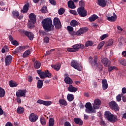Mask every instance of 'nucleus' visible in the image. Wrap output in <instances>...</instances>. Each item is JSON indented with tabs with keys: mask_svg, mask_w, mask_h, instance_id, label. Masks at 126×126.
Masks as SVG:
<instances>
[{
	"mask_svg": "<svg viewBox=\"0 0 126 126\" xmlns=\"http://www.w3.org/2000/svg\"><path fill=\"white\" fill-rule=\"evenodd\" d=\"M123 94H119L116 96V100L118 102H121V101L122 100V96H123Z\"/></svg>",
	"mask_w": 126,
	"mask_h": 126,
	"instance_id": "43",
	"label": "nucleus"
},
{
	"mask_svg": "<svg viewBox=\"0 0 126 126\" xmlns=\"http://www.w3.org/2000/svg\"><path fill=\"white\" fill-rule=\"evenodd\" d=\"M11 43L14 46H18V42L16 40H13Z\"/></svg>",
	"mask_w": 126,
	"mask_h": 126,
	"instance_id": "57",
	"label": "nucleus"
},
{
	"mask_svg": "<svg viewBox=\"0 0 126 126\" xmlns=\"http://www.w3.org/2000/svg\"><path fill=\"white\" fill-rule=\"evenodd\" d=\"M25 34L26 36H27L28 37L31 41H32V40H33V38H34V34H33L32 32H25Z\"/></svg>",
	"mask_w": 126,
	"mask_h": 126,
	"instance_id": "23",
	"label": "nucleus"
},
{
	"mask_svg": "<svg viewBox=\"0 0 126 126\" xmlns=\"http://www.w3.org/2000/svg\"><path fill=\"white\" fill-rule=\"evenodd\" d=\"M98 4L102 7H105L107 5V3L105 0H97Z\"/></svg>",
	"mask_w": 126,
	"mask_h": 126,
	"instance_id": "24",
	"label": "nucleus"
},
{
	"mask_svg": "<svg viewBox=\"0 0 126 126\" xmlns=\"http://www.w3.org/2000/svg\"><path fill=\"white\" fill-rule=\"evenodd\" d=\"M39 35H40V36H46V35H47V32L41 31L39 32Z\"/></svg>",
	"mask_w": 126,
	"mask_h": 126,
	"instance_id": "55",
	"label": "nucleus"
},
{
	"mask_svg": "<svg viewBox=\"0 0 126 126\" xmlns=\"http://www.w3.org/2000/svg\"><path fill=\"white\" fill-rule=\"evenodd\" d=\"M104 45H105V42L101 41L97 46V48L98 50H100L101 48H102Z\"/></svg>",
	"mask_w": 126,
	"mask_h": 126,
	"instance_id": "45",
	"label": "nucleus"
},
{
	"mask_svg": "<svg viewBox=\"0 0 126 126\" xmlns=\"http://www.w3.org/2000/svg\"><path fill=\"white\" fill-rule=\"evenodd\" d=\"M26 47L25 46H20L18 47L17 49H18V51H19V53H20V52H23L24 50H25V48Z\"/></svg>",
	"mask_w": 126,
	"mask_h": 126,
	"instance_id": "46",
	"label": "nucleus"
},
{
	"mask_svg": "<svg viewBox=\"0 0 126 126\" xmlns=\"http://www.w3.org/2000/svg\"><path fill=\"white\" fill-rule=\"evenodd\" d=\"M35 23H36V22H33L31 21H29L28 24L29 28H30V29H31L33 27V26H34V24H35Z\"/></svg>",
	"mask_w": 126,
	"mask_h": 126,
	"instance_id": "38",
	"label": "nucleus"
},
{
	"mask_svg": "<svg viewBox=\"0 0 126 126\" xmlns=\"http://www.w3.org/2000/svg\"><path fill=\"white\" fill-rule=\"evenodd\" d=\"M34 67L36 69H38V68H40L41 67V63L40 61H35L34 63Z\"/></svg>",
	"mask_w": 126,
	"mask_h": 126,
	"instance_id": "32",
	"label": "nucleus"
},
{
	"mask_svg": "<svg viewBox=\"0 0 126 126\" xmlns=\"http://www.w3.org/2000/svg\"><path fill=\"white\" fill-rule=\"evenodd\" d=\"M51 66L52 68H54L55 70H57V71L60 70V68H61V65H60L59 64L52 65Z\"/></svg>",
	"mask_w": 126,
	"mask_h": 126,
	"instance_id": "35",
	"label": "nucleus"
},
{
	"mask_svg": "<svg viewBox=\"0 0 126 126\" xmlns=\"http://www.w3.org/2000/svg\"><path fill=\"white\" fill-rule=\"evenodd\" d=\"M17 113L20 115L23 114L24 113V108L19 106L17 109Z\"/></svg>",
	"mask_w": 126,
	"mask_h": 126,
	"instance_id": "29",
	"label": "nucleus"
},
{
	"mask_svg": "<svg viewBox=\"0 0 126 126\" xmlns=\"http://www.w3.org/2000/svg\"><path fill=\"white\" fill-rule=\"evenodd\" d=\"M70 25H71V26H72L73 27H75V26H77V25H79V23H78L75 20H72L70 22Z\"/></svg>",
	"mask_w": 126,
	"mask_h": 126,
	"instance_id": "30",
	"label": "nucleus"
},
{
	"mask_svg": "<svg viewBox=\"0 0 126 126\" xmlns=\"http://www.w3.org/2000/svg\"><path fill=\"white\" fill-rule=\"evenodd\" d=\"M39 77L41 78V79H44V78H46V77H48V78H51L52 77V74L50 73L49 70H46L45 72H42L39 75Z\"/></svg>",
	"mask_w": 126,
	"mask_h": 126,
	"instance_id": "8",
	"label": "nucleus"
},
{
	"mask_svg": "<svg viewBox=\"0 0 126 126\" xmlns=\"http://www.w3.org/2000/svg\"><path fill=\"white\" fill-rule=\"evenodd\" d=\"M101 102L100 99L97 98L94 100V103L93 104V107L95 109H98L100 108Z\"/></svg>",
	"mask_w": 126,
	"mask_h": 126,
	"instance_id": "9",
	"label": "nucleus"
},
{
	"mask_svg": "<svg viewBox=\"0 0 126 126\" xmlns=\"http://www.w3.org/2000/svg\"><path fill=\"white\" fill-rule=\"evenodd\" d=\"M40 123L42 126H45L46 125V120H45V117H42L40 118Z\"/></svg>",
	"mask_w": 126,
	"mask_h": 126,
	"instance_id": "44",
	"label": "nucleus"
},
{
	"mask_svg": "<svg viewBox=\"0 0 126 126\" xmlns=\"http://www.w3.org/2000/svg\"><path fill=\"white\" fill-rule=\"evenodd\" d=\"M64 81L66 84H72L73 83L72 80L69 77H66Z\"/></svg>",
	"mask_w": 126,
	"mask_h": 126,
	"instance_id": "25",
	"label": "nucleus"
},
{
	"mask_svg": "<svg viewBox=\"0 0 126 126\" xmlns=\"http://www.w3.org/2000/svg\"><path fill=\"white\" fill-rule=\"evenodd\" d=\"M79 5L80 7H83L84 8V7L85 6V3L84 2V1L81 0L79 1Z\"/></svg>",
	"mask_w": 126,
	"mask_h": 126,
	"instance_id": "50",
	"label": "nucleus"
},
{
	"mask_svg": "<svg viewBox=\"0 0 126 126\" xmlns=\"http://www.w3.org/2000/svg\"><path fill=\"white\" fill-rule=\"evenodd\" d=\"M107 20H108V21H110L111 22H115V21L117 20V15H116V13H113V16L108 17Z\"/></svg>",
	"mask_w": 126,
	"mask_h": 126,
	"instance_id": "21",
	"label": "nucleus"
},
{
	"mask_svg": "<svg viewBox=\"0 0 126 126\" xmlns=\"http://www.w3.org/2000/svg\"><path fill=\"white\" fill-rule=\"evenodd\" d=\"M119 63L122 65H126V60H121L119 61Z\"/></svg>",
	"mask_w": 126,
	"mask_h": 126,
	"instance_id": "53",
	"label": "nucleus"
},
{
	"mask_svg": "<svg viewBox=\"0 0 126 126\" xmlns=\"http://www.w3.org/2000/svg\"><path fill=\"white\" fill-rule=\"evenodd\" d=\"M69 12L74 15H77V12L74 10H70Z\"/></svg>",
	"mask_w": 126,
	"mask_h": 126,
	"instance_id": "54",
	"label": "nucleus"
},
{
	"mask_svg": "<svg viewBox=\"0 0 126 126\" xmlns=\"http://www.w3.org/2000/svg\"><path fill=\"white\" fill-rule=\"evenodd\" d=\"M108 37V34H103L102 35L101 37V40H104V39H106V38H107Z\"/></svg>",
	"mask_w": 126,
	"mask_h": 126,
	"instance_id": "61",
	"label": "nucleus"
},
{
	"mask_svg": "<svg viewBox=\"0 0 126 126\" xmlns=\"http://www.w3.org/2000/svg\"><path fill=\"white\" fill-rule=\"evenodd\" d=\"M71 66L72 67H74L75 69H77V70H79V71H81V69H82V67L81 66V65L77 62V61L75 60H72L71 63H70Z\"/></svg>",
	"mask_w": 126,
	"mask_h": 126,
	"instance_id": "4",
	"label": "nucleus"
},
{
	"mask_svg": "<svg viewBox=\"0 0 126 126\" xmlns=\"http://www.w3.org/2000/svg\"><path fill=\"white\" fill-rule=\"evenodd\" d=\"M77 12L81 17H85L87 16V11L83 7H79L77 9Z\"/></svg>",
	"mask_w": 126,
	"mask_h": 126,
	"instance_id": "5",
	"label": "nucleus"
},
{
	"mask_svg": "<svg viewBox=\"0 0 126 126\" xmlns=\"http://www.w3.org/2000/svg\"><path fill=\"white\" fill-rule=\"evenodd\" d=\"M42 27L46 32H50L55 29V27L53 25V21L51 18H46L43 19L42 22Z\"/></svg>",
	"mask_w": 126,
	"mask_h": 126,
	"instance_id": "1",
	"label": "nucleus"
},
{
	"mask_svg": "<svg viewBox=\"0 0 126 126\" xmlns=\"http://www.w3.org/2000/svg\"><path fill=\"white\" fill-rule=\"evenodd\" d=\"M9 85L10 87H16V86H17V84H16V83H14L11 81L9 82Z\"/></svg>",
	"mask_w": 126,
	"mask_h": 126,
	"instance_id": "51",
	"label": "nucleus"
},
{
	"mask_svg": "<svg viewBox=\"0 0 126 126\" xmlns=\"http://www.w3.org/2000/svg\"><path fill=\"white\" fill-rule=\"evenodd\" d=\"M16 95L17 97H26V90H18L16 93Z\"/></svg>",
	"mask_w": 126,
	"mask_h": 126,
	"instance_id": "10",
	"label": "nucleus"
},
{
	"mask_svg": "<svg viewBox=\"0 0 126 126\" xmlns=\"http://www.w3.org/2000/svg\"><path fill=\"white\" fill-rule=\"evenodd\" d=\"M9 51V49H8V47L5 45L1 49V53L4 54V53H6V52H8Z\"/></svg>",
	"mask_w": 126,
	"mask_h": 126,
	"instance_id": "37",
	"label": "nucleus"
},
{
	"mask_svg": "<svg viewBox=\"0 0 126 126\" xmlns=\"http://www.w3.org/2000/svg\"><path fill=\"white\" fill-rule=\"evenodd\" d=\"M101 83L103 90H106L108 89V82L106 79H102Z\"/></svg>",
	"mask_w": 126,
	"mask_h": 126,
	"instance_id": "17",
	"label": "nucleus"
},
{
	"mask_svg": "<svg viewBox=\"0 0 126 126\" xmlns=\"http://www.w3.org/2000/svg\"><path fill=\"white\" fill-rule=\"evenodd\" d=\"M53 24L56 29L59 30L62 28V23H61L60 19H59L58 17H55L54 18Z\"/></svg>",
	"mask_w": 126,
	"mask_h": 126,
	"instance_id": "6",
	"label": "nucleus"
},
{
	"mask_svg": "<svg viewBox=\"0 0 126 126\" xmlns=\"http://www.w3.org/2000/svg\"><path fill=\"white\" fill-rule=\"evenodd\" d=\"M102 63H103L106 67L108 66H110V63H111V62H110V60H109L107 58H105L102 59L101 60Z\"/></svg>",
	"mask_w": 126,
	"mask_h": 126,
	"instance_id": "16",
	"label": "nucleus"
},
{
	"mask_svg": "<svg viewBox=\"0 0 126 126\" xmlns=\"http://www.w3.org/2000/svg\"><path fill=\"white\" fill-rule=\"evenodd\" d=\"M104 115L106 119L110 123H116L118 121V117L113 115L110 111H105Z\"/></svg>",
	"mask_w": 126,
	"mask_h": 126,
	"instance_id": "2",
	"label": "nucleus"
},
{
	"mask_svg": "<svg viewBox=\"0 0 126 126\" xmlns=\"http://www.w3.org/2000/svg\"><path fill=\"white\" fill-rule=\"evenodd\" d=\"M44 100L38 99L37 100V103L38 104H40V105H44Z\"/></svg>",
	"mask_w": 126,
	"mask_h": 126,
	"instance_id": "63",
	"label": "nucleus"
},
{
	"mask_svg": "<svg viewBox=\"0 0 126 126\" xmlns=\"http://www.w3.org/2000/svg\"><path fill=\"white\" fill-rule=\"evenodd\" d=\"M12 14L14 18H18L20 20L23 18V15L19 16V12L17 11H13L12 12Z\"/></svg>",
	"mask_w": 126,
	"mask_h": 126,
	"instance_id": "14",
	"label": "nucleus"
},
{
	"mask_svg": "<svg viewBox=\"0 0 126 126\" xmlns=\"http://www.w3.org/2000/svg\"><path fill=\"white\" fill-rule=\"evenodd\" d=\"M68 6L70 8H75V5L74 4V1L73 0H69L68 2Z\"/></svg>",
	"mask_w": 126,
	"mask_h": 126,
	"instance_id": "27",
	"label": "nucleus"
},
{
	"mask_svg": "<svg viewBox=\"0 0 126 126\" xmlns=\"http://www.w3.org/2000/svg\"><path fill=\"white\" fill-rule=\"evenodd\" d=\"M72 48H74L75 52H76V51H78L79 49H84L85 46L83 44L79 43L74 45Z\"/></svg>",
	"mask_w": 126,
	"mask_h": 126,
	"instance_id": "15",
	"label": "nucleus"
},
{
	"mask_svg": "<svg viewBox=\"0 0 126 126\" xmlns=\"http://www.w3.org/2000/svg\"><path fill=\"white\" fill-rule=\"evenodd\" d=\"M12 62V56L11 55H8L6 56L5 58V63L6 66H8Z\"/></svg>",
	"mask_w": 126,
	"mask_h": 126,
	"instance_id": "12",
	"label": "nucleus"
},
{
	"mask_svg": "<svg viewBox=\"0 0 126 126\" xmlns=\"http://www.w3.org/2000/svg\"><path fill=\"white\" fill-rule=\"evenodd\" d=\"M88 31V29L87 28H82L76 32V35L77 36H80V35H82V34L86 33Z\"/></svg>",
	"mask_w": 126,
	"mask_h": 126,
	"instance_id": "13",
	"label": "nucleus"
},
{
	"mask_svg": "<svg viewBox=\"0 0 126 126\" xmlns=\"http://www.w3.org/2000/svg\"><path fill=\"white\" fill-rule=\"evenodd\" d=\"M109 106L112 110H114V111H116L118 112L120 110V108H119V105L117 104L115 101H111L109 103Z\"/></svg>",
	"mask_w": 126,
	"mask_h": 126,
	"instance_id": "7",
	"label": "nucleus"
},
{
	"mask_svg": "<svg viewBox=\"0 0 126 126\" xmlns=\"http://www.w3.org/2000/svg\"><path fill=\"white\" fill-rule=\"evenodd\" d=\"M41 12H43V13H46L47 12V7L46 6H43L41 9Z\"/></svg>",
	"mask_w": 126,
	"mask_h": 126,
	"instance_id": "52",
	"label": "nucleus"
},
{
	"mask_svg": "<svg viewBox=\"0 0 126 126\" xmlns=\"http://www.w3.org/2000/svg\"><path fill=\"white\" fill-rule=\"evenodd\" d=\"M29 17L30 18V21H32V22H36V15H35L34 13H31Z\"/></svg>",
	"mask_w": 126,
	"mask_h": 126,
	"instance_id": "19",
	"label": "nucleus"
},
{
	"mask_svg": "<svg viewBox=\"0 0 126 126\" xmlns=\"http://www.w3.org/2000/svg\"><path fill=\"white\" fill-rule=\"evenodd\" d=\"M43 41L45 44H48L50 42V38L47 36L43 38Z\"/></svg>",
	"mask_w": 126,
	"mask_h": 126,
	"instance_id": "49",
	"label": "nucleus"
},
{
	"mask_svg": "<svg viewBox=\"0 0 126 126\" xmlns=\"http://www.w3.org/2000/svg\"><path fill=\"white\" fill-rule=\"evenodd\" d=\"M67 99L69 102H72V101H73V99H74V96L73 94H68L67 95Z\"/></svg>",
	"mask_w": 126,
	"mask_h": 126,
	"instance_id": "31",
	"label": "nucleus"
},
{
	"mask_svg": "<svg viewBox=\"0 0 126 126\" xmlns=\"http://www.w3.org/2000/svg\"><path fill=\"white\" fill-rule=\"evenodd\" d=\"M29 55H30V50H28L23 54V58H27Z\"/></svg>",
	"mask_w": 126,
	"mask_h": 126,
	"instance_id": "40",
	"label": "nucleus"
},
{
	"mask_svg": "<svg viewBox=\"0 0 126 126\" xmlns=\"http://www.w3.org/2000/svg\"><path fill=\"white\" fill-rule=\"evenodd\" d=\"M97 56H95L94 57V62L92 63V66H93V67H96V64H98L97 63Z\"/></svg>",
	"mask_w": 126,
	"mask_h": 126,
	"instance_id": "33",
	"label": "nucleus"
},
{
	"mask_svg": "<svg viewBox=\"0 0 126 126\" xmlns=\"http://www.w3.org/2000/svg\"><path fill=\"white\" fill-rule=\"evenodd\" d=\"M78 89L77 88H75L73 87L72 85H69V86L67 88V90L69 91V92H72V93H75Z\"/></svg>",
	"mask_w": 126,
	"mask_h": 126,
	"instance_id": "18",
	"label": "nucleus"
},
{
	"mask_svg": "<svg viewBox=\"0 0 126 126\" xmlns=\"http://www.w3.org/2000/svg\"><path fill=\"white\" fill-rule=\"evenodd\" d=\"M94 44V42L92 41H87L85 44V47H91V46H93V44Z\"/></svg>",
	"mask_w": 126,
	"mask_h": 126,
	"instance_id": "36",
	"label": "nucleus"
},
{
	"mask_svg": "<svg viewBox=\"0 0 126 126\" xmlns=\"http://www.w3.org/2000/svg\"><path fill=\"white\" fill-rule=\"evenodd\" d=\"M43 105L44 106H50L52 105V101H44L43 102Z\"/></svg>",
	"mask_w": 126,
	"mask_h": 126,
	"instance_id": "48",
	"label": "nucleus"
},
{
	"mask_svg": "<svg viewBox=\"0 0 126 126\" xmlns=\"http://www.w3.org/2000/svg\"><path fill=\"white\" fill-rule=\"evenodd\" d=\"M95 66L97 67L98 70L99 71H102L103 69V66L101 64V63H98L97 64H96Z\"/></svg>",
	"mask_w": 126,
	"mask_h": 126,
	"instance_id": "41",
	"label": "nucleus"
},
{
	"mask_svg": "<svg viewBox=\"0 0 126 126\" xmlns=\"http://www.w3.org/2000/svg\"><path fill=\"white\" fill-rule=\"evenodd\" d=\"M29 120L32 123H35L38 120V115L32 113L29 116Z\"/></svg>",
	"mask_w": 126,
	"mask_h": 126,
	"instance_id": "11",
	"label": "nucleus"
},
{
	"mask_svg": "<svg viewBox=\"0 0 126 126\" xmlns=\"http://www.w3.org/2000/svg\"><path fill=\"white\" fill-rule=\"evenodd\" d=\"M67 29L68 31H69V32H71L73 31V28H72V27H71L70 26H67Z\"/></svg>",
	"mask_w": 126,
	"mask_h": 126,
	"instance_id": "58",
	"label": "nucleus"
},
{
	"mask_svg": "<svg viewBox=\"0 0 126 126\" xmlns=\"http://www.w3.org/2000/svg\"><path fill=\"white\" fill-rule=\"evenodd\" d=\"M5 94V91L2 88H0V97L2 98V97H4V95Z\"/></svg>",
	"mask_w": 126,
	"mask_h": 126,
	"instance_id": "34",
	"label": "nucleus"
},
{
	"mask_svg": "<svg viewBox=\"0 0 126 126\" xmlns=\"http://www.w3.org/2000/svg\"><path fill=\"white\" fill-rule=\"evenodd\" d=\"M59 103L61 105H63V106H66V105H67V102L64 99L59 100Z\"/></svg>",
	"mask_w": 126,
	"mask_h": 126,
	"instance_id": "39",
	"label": "nucleus"
},
{
	"mask_svg": "<svg viewBox=\"0 0 126 126\" xmlns=\"http://www.w3.org/2000/svg\"><path fill=\"white\" fill-rule=\"evenodd\" d=\"M50 3L52 4V5H56V0H49Z\"/></svg>",
	"mask_w": 126,
	"mask_h": 126,
	"instance_id": "60",
	"label": "nucleus"
},
{
	"mask_svg": "<svg viewBox=\"0 0 126 126\" xmlns=\"http://www.w3.org/2000/svg\"><path fill=\"white\" fill-rule=\"evenodd\" d=\"M73 121L76 125H79V126H82L83 125V121L80 118H75L73 119Z\"/></svg>",
	"mask_w": 126,
	"mask_h": 126,
	"instance_id": "22",
	"label": "nucleus"
},
{
	"mask_svg": "<svg viewBox=\"0 0 126 126\" xmlns=\"http://www.w3.org/2000/svg\"><path fill=\"white\" fill-rule=\"evenodd\" d=\"M44 84V81L41 80H38L37 81V88L38 89H41L43 87Z\"/></svg>",
	"mask_w": 126,
	"mask_h": 126,
	"instance_id": "26",
	"label": "nucleus"
},
{
	"mask_svg": "<svg viewBox=\"0 0 126 126\" xmlns=\"http://www.w3.org/2000/svg\"><path fill=\"white\" fill-rule=\"evenodd\" d=\"M29 10V4L27 3L24 5L23 9L21 10L22 13H27L28 10Z\"/></svg>",
	"mask_w": 126,
	"mask_h": 126,
	"instance_id": "20",
	"label": "nucleus"
},
{
	"mask_svg": "<svg viewBox=\"0 0 126 126\" xmlns=\"http://www.w3.org/2000/svg\"><path fill=\"white\" fill-rule=\"evenodd\" d=\"M54 125H55V122L54 121V119L50 118L49 120V126H54Z\"/></svg>",
	"mask_w": 126,
	"mask_h": 126,
	"instance_id": "42",
	"label": "nucleus"
},
{
	"mask_svg": "<svg viewBox=\"0 0 126 126\" xmlns=\"http://www.w3.org/2000/svg\"><path fill=\"white\" fill-rule=\"evenodd\" d=\"M64 126H71V125L69 122H66L64 124Z\"/></svg>",
	"mask_w": 126,
	"mask_h": 126,
	"instance_id": "64",
	"label": "nucleus"
},
{
	"mask_svg": "<svg viewBox=\"0 0 126 126\" xmlns=\"http://www.w3.org/2000/svg\"><path fill=\"white\" fill-rule=\"evenodd\" d=\"M86 112L88 114H92L93 113H96V111L93 110L92 108V104L90 102H87L85 105Z\"/></svg>",
	"mask_w": 126,
	"mask_h": 126,
	"instance_id": "3",
	"label": "nucleus"
},
{
	"mask_svg": "<svg viewBox=\"0 0 126 126\" xmlns=\"http://www.w3.org/2000/svg\"><path fill=\"white\" fill-rule=\"evenodd\" d=\"M54 51H55V49H51L50 51H48L46 53V56H48V55H51V52H54Z\"/></svg>",
	"mask_w": 126,
	"mask_h": 126,
	"instance_id": "56",
	"label": "nucleus"
},
{
	"mask_svg": "<svg viewBox=\"0 0 126 126\" xmlns=\"http://www.w3.org/2000/svg\"><path fill=\"white\" fill-rule=\"evenodd\" d=\"M58 13L60 15H63V13H64V9L63 8H61L58 10Z\"/></svg>",
	"mask_w": 126,
	"mask_h": 126,
	"instance_id": "47",
	"label": "nucleus"
},
{
	"mask_svg": "<svg viewBox=\"0 0 126 126\" xmlns=\"http://www.w3.org/2000/svg\"><path fill=\"white\" fill-rule=\"evenodd\" d=\"M96 19H98V16L95 14L93 15L91 17L89 18L90 22H93V21H95Z\"/></svg>",
	"mask_w": 126,
	"mask_h": 126,
	"instance_id": "28",
	"label": "nucleus"
},
{
	"mask_svg": "<svg viewBox=\"0 0 126 126\" xmlns=\"http://www.w3.org/2000/svg\"><path fill=\"white\" fill-rule=\"evenodd\" d=\"M29 82H32L33 81V77L31 76H29L28 77Z\"/></svg>",
	"mask_w": 126,
	"mask_h": 126,
	"instance_id": "62",
	"label": "nucleus"
},
{
	"mask_svg": "<svg viewBox=\"0 0 126 126\" xmlns=\"http://www.w3.org/2000/svg\"><path fill=\"white\" fill-rule=\"evenodd\" d=\"M67 52H70L71 53H74V52H75V51L74 50V48H69L67 49Z\"/></svg>",
	"mask_w": 126,
	"mask_h": 126,
	"instance_id": "59",
	"label": "nucleus"
}]
</instances>
